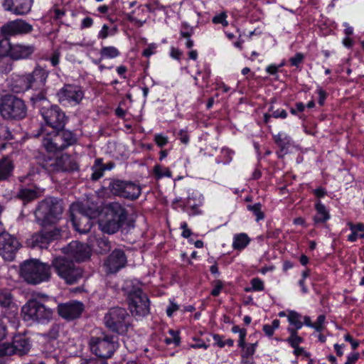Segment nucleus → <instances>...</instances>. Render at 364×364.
Wrapping results in <instances>:
<instances>
[{
    "label": "nucleus",
    "mask_w": 364,
    "mask_h": 364,
    "mask_svg": "<svg viewBox=\"0 0 364 364\" xmlns=\"http://www.w3.org/2000/svg\"><path fill=\"white\" fill-rule=\"evenodd\" d=\"M127 218L125 209L119 203L108 205L99 219V228L105 233L111 235L118 232Z\"/></svg>",
    "instance_id": "obj_1"
},
{
    "label": "nucleus",
    "mask_w": 364,
    "mask_h": 364,
    "mask_svg": "<svg viewBox=\"0 0 364 364\" xmlns=\"http://www.w3.org/2000/svg\"><path fill=\"white\" fill-rule=\"evenodd\" d=\"M20 275L27 283L38 284L49 280L50 267L38 259L26 260L21 264Z\"/></svg>",
    "instance_id": "obj_2"
},
{
    "label": "nucleus",
    "mask_w": 364,
    "mask_h": 364,
    "mask_svg": "<svg viewBox=\"0 0 364 364\" xmlns=\"http://www.w3.org/2000/svg\"><path fill=\"white\" fill-rule=\"evenodd\" d=\"M63 213L61 202L55 198H47L40 203L35 215L42 226L55 223Z\"/></svg>",
    "instance_id": "obj_3"
},
{
    "label": "nucleus",
    "mask_w": 364,
    "mask_h": 364,
    "mask_svg": "<svg viewBox=\"0 0 364 364\" xmlns=\"http://www.w3.org/2000/svg\"><path fill=\"white\" fill-rule=\"evenodd\" d=\"M52 267L57 274L69 284L77 283L83 277L82 269L65 257L54 258Z\"/></svg>",
    "instance_id": "obj_4"
},
{
    "label": "nucleus",
    "mask_w": 364,
    "mask_h": 364,
    "mask_svg": "<svg viewBox=\"0 0 364 364\" xmlns=\"http://www.w3.org/2000/svg\"><path fill=\"white\" fill-rule=\"evenodd\" d=\"M70 211L75 230L81 234L88 232L92 226V218L95 216V212L90 209L86 210L80 202L72 203Z\"/></svg>",
    "instance_id": "obj_5"
},
{
    "label": "nucleus",
    "mask_w": 364,
    "mask_h": 364,
    "mask_svg": "<svg viewBox=\"0 0 364 364\" xmlns=\"http://www.w3.org/2000/svg\"><path fill=\"white\" fill-rule=\"evenodd\" d=\"M24 102L12 95L4 96L0 100V114L4 119H21L26 115Z\"/></svg>",
    "instance_id": "obj_6"
},
{
    "label": "nucleus",
    "mask_w": 364,
    "mask_h": 364,
    "mask_svg": "<svg viewBox=\"0 0 364 364\" xmlns=\"http://www.w3.org/2000/svg\"><path fill=\"white\" fill-rule=\"evenodd\" d=\"M53 310L39 301L33 299L28 301L21 309L23 319L27 321H48L52 318Z\"/></svg>",
    "instance_id": "obj_7"
},
{
    "label": "nucleus",
    "mask_w": 364,
    "mask_h": 364,
    "mask_svg": "<svg viewBox=\"0 0 364 364\" xmlns=\"http://www.w3.org/2000/svg\"><path fill=\"white\" fill-rule=\"evenodd\" d=\"M129 315L126 309L120 307L112 308L105 316V323L107 328L118 333H124L129 326Z\"/></svg>",
    "instance_id": "obj_8"
},
{
    "label": "nucleus",
    "mask_w": 364,
    "mask_h": 364,
    "mask_svg": "<svg viewBox=\"0 0 364 364\" xmlns=\"http://www.w3.org/2000/svg\"><path fill=\"white\" fill-rule=\"evenodd\" d=\"M91 351L100 358H108L116 349V344L112 338L102 333L100 336H93L90 341Z\"/></svg>",
    "instance_id": "obj_9"
},
{
    "label": "nucleus",
    "mask_w": 364,
    "mask_h": 364,
    "mask_svg": "<svg viewBox=\"0 0 364 364\" xmlns=\"http://www.w3.org/2000/svg\"><path fill=\"white\" fill-rule=\"evenodd\" d=\"M129 307L133 316H144L149 312V301L147 296L137 288L129 294Z\"/></svg>",
    "instance_id": "obj_10"
},
{
    "label": "nucleus",
    "mask_w": 364,
    "mask_h": 364,
    "mask_svg": "<svg viewBox=\"0 0 364 364\" xmlns=\"http://www.w3.org/2000/svg\"><path fill=\"white\" fill-rule=\"evenodd\" d=\"M57 97L60 104L64 106H75L78 105L84 97L81 87L75 85H65L57 92Z\"/></svg>",
    "instance_id": "obj_11"
},
{
    "label": "nucleus",
    "mask_w": 364,
    "mask_h": 364,
    "mask_svg": "<svg viewBox=\"0 0 364 364\" xmlns=\"http://www.w3.org/2000/svg\"><path fill=\"white\" fill-rule=\"evenodd\" d=\"M41 134L43 136V146L47 151L55 153L66 149L65 143L63 141L59 130L49 131L46 127H42Z\"/></svg>",
    "instance_id": "obj_12"
},
{
    "label": "nucleus",
    "mask_w": 364,
    "mask_h": 364,
    "mask_svg": "<svg viewBox=\"0 0 364 364\" xmlns=\"http://www.w3.org/2000/svg\"><path fill=\"white\" fill-rule=\"evenodd\" d=\"M21 245L18 240L7 232H0V255L4 259L12 261Z\"/></svg>",
    "instance_id": "obj_13"
},
{
    "label": "nucleus",
    "mask_w": 364,
    "mask_h": 364,
    "mask_svg": "<svg viewBox=\"0 0 364 364\" xmlns=\"http://www.w3.org/2000/svg\"><path fill=\"white\" fill-rule=\"evenodd\" d=\"M41 114L51 130L60 129L65 124V114L56 105L43 106L41 109Z\"/></svg>",
    "instance_id": "obj_14"
},
{
    "label": "nucleus",
    "mask_w": 364,
    "mask_h": 364,
    "mask_svg": "<svg viewBox=\"0 0 364 364\" xmlns=\"http://www.w3.org/2000/svg\"><path fill=\"white\" fill-rule=\"evenodd\" d=\"M90 247L77 241H73L63 249V252L68 257L73 258L77 262H82L90 257Z\"/></svg>",
    "instance_id": "obj_15"
},
{
    "label": "nucleus",
    "mask_w": 364,
    "mask_h": 364,
    "mask_svg": "<svg viewBox=\"0 0 364 364\" xmlns=\"http://www.w3.org/2000/svg\"><path fill=\"white\" fill-rule=\"evenodd\" d=\"M33 26L23 20L11 21L4 25L1 28V34L5 37L23 35L31 32Z\"/></svg>",
    "instance_id": "obj_16"
},
{
    "label": "nucleus",
    "mask_w": 364,
    "mask_h": 364,
    "mask_svg": "<svg viewBox=\"0 0 364 364\" xmlns=\"http://www.w3.org/2000/svg\"><path fill=\"white\" fill-rule=\"evenodd\" d=\"M33 0H4L2 6L6 11L16 15H26L31 11Z\"/></svg>",
    "instance_id": "obj_17"
},
{
    "label": "nucleus",
    "mask_w": 364,
    "mask_h": 364,
    "mask_svg": "<svg viewBox=\"0 0 364 364\" xmlns=\"http://www.w3.org/2000/svg\"><path fill=\"white\" fill-rule=\"evenodd\" d=\"M127 263V257L122 250H115L108 257L105 262L107 273H115L123 268Z\"/></svg>",
    "instance_id": "obj_18"
},
{
    "label": "nucleus",
    "mask_w": 364,
    "mask_h": 364,
    "mask_svg": "<svg viewBox=\"0 0 364 364\" xmlns=\"http://www.w3.org/2000/svg\"><path fill=\"white\" fill-rule=\"evenodd\" d=\"M58 311L63 318L72 320L80 316L83 311V304L79 301H71L58 305Z\"/></svg>",
    "instance_id": "obj_19"
},
{
    "label": "nucleus",
    "mask_w": 364,
    "mask_h": 364,
    "mask_svg": "<svg viewBox=\"0 0 364 364\" xmlns=\"http://www.w3.org/2000/svg\"><path fill=\"white\" fill-rule=\"evenodd\" d=\"M46 169L49 171L60 170L63 171H71L78 168L77 164L71 159L68 154H63L57 157L54 163L50 165H43Z\"/></svg>",
    "instance_id": "obj_20"
},
{
    "label": "nucleus",
    "mask_w": 364,
    "mask_h": 364,
    "mask_svg": "<svg viewBox=\"0 0 364 364\" xmlns=\"http://www.w3.org/2000/svg\"><path fill=\"white\" fill-rule=\"evenodd\" d=\"M58 235L57 230L41 231L31 236L29 244L33 247L47 248L48 243Z\"/></svg>",
    "instance_id": "obj_21"
},
{
    "label": "nucleus",
    "mask_w": 364,
    "mask_h": 364,
    "mask_svg": "<svg viewBox=\"0 0 364 364\" xmlns=\"http://www.w3.org/2000/svg\"><path fill=\"white\" fill-rule=\"evenodd\" d=\"M48 75V70L39 66L36 67L31 73H28L31 89H42L46 85Z\"/></svg>",
    "instance_id": "obj_22"
},
{
    "label": "nucleus",
    "mask_w": 364,
    "mask_h": 364,
    "mask_svg": "<svg viewBox=\"0 0 364 364\" xmlns=\"http://www.w3.org/2000/svg\"><path fill=\"white\" fill-rule=\"evenodd\" d=\"M35 51V47L28 44L9 43V56L14 60H21L29 58Z\"/></svg>",
    "instance_id": "obj_23"
},
{
    "label": "nucleus",
    "mask_w": 364,
    "mask_h": 364,
    "mask_svg": "<svg viewBox=\"0 0 364 364\" xmlns=\"http://www.w3.org/2000/svg\"><path fill=\"white\" fill-rule=\"evenodd\" d=\"M203 202V196L198 192H193L188 195L183 210L186 211L189 215H199L201 213L199 207L202 205Z\"/></svg>",
    "instance_id": "obj_24"
},
{
    "label": "nucleus",
    "mask_w": 364,
    "mask_h": 364,
    "mask_svg": "<svg viewBox=\"0 0 364 364\" xmlns=\"http://www.w3.org/2000/svg\"><path fill=\"white\" fill-rule=\"evenodd\" d=\"M11 344L14 350V354H18L19 355L27 353L31 348L28 340L21 335L14 336L13 342Z\"/></svg>",
    "instance_id": "obj_25"
},
{
    "label": "nucleus",
    "mask_w": 364,
    "mask_h": 364,
    "mask_svg": "<svg viewBox=\"0 0 364 364\" xmlns=\"http://www.w3.org/2000/svg\"><path fill=\"white\" fill-rule=\"evenodd\" d=\"M90 246L95 249L99 253H106L111 250V243L107 238L102 237L97 238L95 236H90L89 238Z\"/></svg>",
    "instance_id": "obj_26"
},
{
    "label": "nucleus",
    "mask_w": 364,
    "mask_h": 364,
    "mask_svg": "<svg viewBox=\"0 0 364 364\" xmlns=\"http://www.w3.org/2000/svg\"><path fill=\"white\" fill-rule=\"evenodd\" d=\"M141 194V188L139 186L129 181H125L123 191L121 192L120 197L131 200L136 199Z\"/></svg>",
    "instance_id": "obj_27"
},
{
    "label": "nucleus",
    "mask_w": 364,
    "mask_h": 364,
    "mask_svg": "<svg viewBox=\"0 0 364 364\" xmlns=\"http://www.w3.org/2000/svg\"><path fill=\"white\" fill-rule=\"evenodd\" d=\"M28 73L16 76L12 84V90L15 92H21L31 89V81Z\"/></svg>",
    "instance_id": "obj_28"
},
{
    "label": "nucleus",
    "mask_w": 364,
    "mask_h": 364,
    "mask_svg": "<svg viewBox=\"0 0 364 364\" xmlns=\"http://www.w3.org/2000/svg\"><path fill=\"white\" fill-rule=\"evenodd\" d=\"M100 59L99 60H93L95 64H99L102 60L104 59H114L118 58L121 53L117 48L113 46H102L100 51Z\"/></svg>",
    "instance_id": "obj_29"
},
{
    "label": "nucleus",
    "mask_w": 364,
    "mask_h": 364,
    "mask_svg": "<svg viewBox=\"0 0 364 364\" xmlns=\"http://www.w3.org/2000/svg\"><path fill=\"white\" fill-rule=\"evenodd\" d=\"M348 226L351 233L348 235L347 240L349 242H355L358 238H364V224L358 223L353 224L351 222L348 223Z\"/></svg>",
    "instance_id": "obj_30"
},
{
    "label": "nucleus",
    "mask_w": 364,
    "mask_h": 364,
    "mask_svg": "<svg viewBox=\"0 0 364 364\" xmlns=\"http://www.w3.org/2000/svg\"><path fill=\"white\" fill-rule=\"evenodd\" d=\"M274 139L277 144L280 147L281 153L286 154L287 149L291 145L290 136L284 132H279L274 136Z\"/></svg>",
    "instance_id": "obj_31"
},
{
    "label": "nucleus",
    "mask_w": 364,
    "mask_h": 364,
    "mask_svg": "<svg viewBox=\"0 0 364 364\" xmlns=\"http://www.w3.org/2000/svg\"><path fill=\"white\" fill-rule=\"evenodd\" d=\"M315 208L317 213L314 218L315 223H324L330 218L329 213L321 201L316 203Z\"/></svg>",
    "instance_id": "obj_32"
},
{
    "label": "nucleus",
    "mask_w": 364,
    "mask_h": 364,
    "mask_svg": "<svg viewBox=\"0 0 364 364\" xmlns=\"http://www.w3.org/2000/svg\"><path fill=\"white\" fill-rule=\"evenodd\" d=\"M250 242L246 233H239L233 236L232 247L234 250H241L245 248Z\"/></svg>",
    "instance_id": "obj_33"
},
{
    "label": "nucleus",
    "mask_w": 364,
    "mask_h": 364,
    "mask_svg": "<svg viewBox=\"0 0 364 364\" xmlns=\"http://www.w3.org/2000/svg\"><path fill=\"white\" fill-rule=\"evenodd\" d=\"M287 320L294 329L296 331L301 329L303 326L302 316L298 312L294 310H287Z\"/></svg>",
    "instance_id": "obj_34"
},
{
    "label": "nucleus",
    "mask_w": 364,
    "mask_h": 364,
    "mask_svg": "<svg viewBox=\"0 0 364 364\" xmlns=\"http://www.w3.org/2000/svg\"><path fill=\"white\" fill-rule=\"evenodd\" d=\"M14 168L13 164L9 158L0 160V180H4L9 177Z\"/></svg>",
    "instance_id": "obj_35"
},
{
    "label": "nucleus",
    "mask_w": 364,
    "mask_h": 364,
    "mask_svg": "<svg viewBox=\"0 0 364 364\" xmlns=\"http://www.w3.org/2000/svg\"><path fill=\"white\" fill-rule=\"evenodd\" d=\"M40 196L36 189L23 188L20 189L17 196L24 202H29Z\"/></svg>",
    "instance_id": "obj_36"
},
{
    "label": "nucleus",
    "mask_w": 364,
    "mask_h": 364,
    "mask_svg": "<svg viewBox=\"0 0 364 364\" xmlns=\"http://www.w3.org/2000/svg\"><path fill=\"white\" fill-rule=\"evenodd\" d=\"M287 331L290 336L287 339V341L290 344L292 348L298 347L304 339L298 335L296 329H294L292 327H288Z\"/></svg>",
    "instance_id": "obj_37"
},
{
    "label": "nucleus",
    "mask_w": 364,
    "mask_h": 364,
    "mask_svg": "<svg viewBox=\"0 0 364 364\" xmlns=\"http://www.w3.org/2000/svg\"><path fill=\"white\" fill-rule=\"evenodd\" d=\"M105 168L103 167L102 159H97L95 161V164L92 166V173L91 178L94 181H97L103 176Z\"/></svg>",
    "instance_id": "obj_38"
},
{
    "label": "nucleus",
    "mask_w": 364,
    "mask_h": 364,
    "mask_svg": "<svg viewBox=\"0 0 364 364\" xmlns=\"http://www.w3.org/2000/svg\"><path fill=\"white\" fill-rule=\"evenodd\" d=\"M59 132L63 137V141H64V142L65 143V145L66 148L70 146L73 145L74 144H75L77 142V136L71 131L63 129V130H59Z\"/></svg>",
    "instance_id": "obj_39"
},
{
    "label": "nucleus",
    "mask_w": 364,
    "mask_h": 364,
    "mask_svg": "<svg viewBox=\"0 0 364 364\" xmlns=\"http://www.w3.org/2000/svg\"><path fill=\"white\" fill-rule=\"evenodd\" d=\"M117 31V28L115 26L110 28L107 24H104L97 34V38L98 39L105 40L109 36H114Z\"/></svg>",
    "instance_id": "obj_40"
},
{
    "label": "nucleus",
    "mask_w": 364,
    "mask_h": 364,
    "mask_svg": "<svg viewBox=\"0 0 364 364\" xmlns=\"http://www.w3.org/2000/svg\"><path fill=\"white\" fill-rule=\"evenodd\" d=\"M13 304V297L8 290L0 291V306L2 307H9Z\"/></svg>",
    "instance_id": "obj_41"
},
{
    "label": "nucleus",
    "mask_w": 364,
    "mask_h": 364,
    "mask_svg": "<svg viewBox=\"0 0 364 364\" xmlns=\"http://www.w3.org/2000/svg\"><path fill=\"white\" fill-rule=\"evenodd\" d=\"M247 208L248 210L253 213L257 222L264 219V215L262 211L261 203H257L253 205H247Z\"/></svg>",
    "instance_id": "obj_42"
},
{
    "label": "nucleus",
    "mask_w": 364,
    "mask_h": 364,
    "mask_svg": "<svg viewBox=\"0 0 364 364\" xmlns=\"http://www.w3.org/2000/svg\"><path fill=\"white\" fill-rule=\"evenodd\" d=\"M154 173L157 178L164 177H171V172L168 168L164 167L161 165H156L154 168Z\"/></svg>",
    "instance_id": "obj_43"
},
{
    "label": "nucleus",
    "mask_w": 364,
    "mask_h": 364,
    "mask_svg": "<svg viewBox=\"0 0 364 364\" xmlns=\"http://www.w3.org/2000/svg\"><path fill=\"white\" fill-rule=\"evenodd\" d=\"M124 181L114 180L109 183V188L113 194L120 196L124 187Z\"/></svg>",
    "instance_id": "obj_44"
},
{
    "label": "nucleus",
    "mask_w": 364,
    "mask_h": 364,
    "mask_svg": "<svg viewBox=\"0 0 364 364\" xmlns=\"http://www.w3.org/2000/svg\"><path fill=\"white\" fill-rule=\"evenodd\" d=\"M231 331L234 333L239 334L238 346L239 347H244L247 330L245 328H241L239 326L235 325L232 327Z\"/></svg>",
    "instance_id": "obj_45"
},
{
    "label": "nucleus",
    "mask_w": 364,
    "mask_h": 364,
    "mask_svg": "<svg viewBox=\"0 0 364 364\" xmlns=\"http://www.w3.org/2000/svg\"><path fill=\"white\" fill-rule=\"evenodd\" d=\"M257 346V342H256L255 343H249V344H246L245 343L244 347H240L243 350V353L242 355V360L245 358L252 356L256 351Z\"/></svg>",
    "instance_id": "obj_46"
},
{
    "label": "nucleus",
    "mask_w": 364,
    "mask_h": 364,
    "mask_svg": "<svg viewBox=\"0 0 364 364\" xmlns=\"http://www.w3.org/2000/svg\"><path fill=\"white\" fill-rule=\"evenodd\" d=\"M227 14L225 12H222L219 14L215 15L213 18V23L215 24H221L223 26L225 27L228 26V21H227Z\"/></svg>",
    "instance_id": "obj_47"
},
{
    "label": "nucleus",
    "mask_w": 364,
    "mask_h": 364,
    "mask_svg": "<svg viewBox=\"0 0 364 364\" xmlns=\"http://www.w3.org/2000/svg\"><path fill=\"white\" fill-rule=\"evenodd\" d=\"M65 11L58 9H54L49 11L48 17L52 18L53 21H59L64 16Z\"/></svg>",
    "instance_id": "obj_48"
},
{
    "label": "nucleus",
    "mask_w": 364,
    "mask_h": 364,
    "mask_svg": "<svg viewBox=\"0 0 364 364\" xmlns=\"http://www.w3.org/2000/svg\"><path fill=\"white\" fill-rule=\"evenodd\" d=\"M14 354V350L11 344L9 343H0V356L11 355Z\"/></svg>",
    "instance_id": "obj_49"
},
{
    "label": "nucleus",
    "mask_w": 364,
    "mask_h": 364,
    "mask_svg": "<svg viewBox=\"0 0 364 364\" xmlns=\"http://www.w3.org/2000/svg\"><path fill=\"white\" fill-rule=\"evenodd\" d=\"M251 286H252V290L255 291H260L264 290V286L263 281L257 277L253 278L250 282Z\"/></svg>",
    "instance_id": "obj_50"
},
{
    "label": "nucleus",
    "mask_w": 364,
    "mask_h": 364,
    "mask_svg": "<svg viewBox=\"0 0 364 364\" xmlns=\"http://www.w3.org/2000/svg\"><path fill=\"white\" fill-rule=\"evenodd\" d=\"M326 317L324 315H320L317 318V320L315 323H314L313 328H314L316 331L321 332L324 328Z\"/></svg>",
    "instance_id": "obj_51"
},
{
    "label": "nucleus",
    "mask_w": 364,
    "mask_h": 364,
    "mask_svg": "<svg viewBox=\"0 0 364 364\" xmlns=\"http://www.w3.org/2000/svg\"><path fill=\"white\" fill-rule=\"evenodd\" d=\"M60 51L58 49L55 50L48 60L50 62L53 66H56L59 64L60 58Z\"/></svg>",
    "instance_id": "obj_52"
},
{
    "label": "nucleus",
    "mask_w": 364,
    "mask_h": 364,
    "mask_svg": "<svg viewBox=\"0 0 364 364\" xmlns=\"http://www.w3.org/2000/svg\"><path fill=\"white\" fill-rule=\"evenodd\" d=\"M0 138L5 140L12 139V134L6 126L0 125Z\"/></svg>",
    "instance_id": "obj_53"
},
{
    "label": "nucleus",
    "mask_w": 364,
    "mask_h": 364,
    "mask_svg": "<svg viewBox=\"0 0 364 364\" xmlns=\"http://www.w3.org/2000/svg\"><path fill=\"white\" fill-rule=\"evenodd\" d=\"M9 43L7 41L0 40V58L9 55Z\"/></svg>",
    "instance_id": "obj_54"
},
{
    "label": "nucleus",
    "mask_w": 364,
    "mask_h": 364,
    "mask_svg": "<svg viewBox=\"0 0 364 364\" xmlns=\"http://www.w3.org/2000/svg\"><path fill=\"white\" fill-rule=\"evenodd\" d=\"M304 55L301 53H297L294 56L289 59L292 66L298 67L304 60Z\"/></svg>",
    "instance_id": "obj_55"
},
{
    "label": "nucleus",
    "mask_w": 364,
    "mask_h": 364,
    "mask_svg": "<svg viewBox=\"0 0 364 364\" xmlns=\"http://www.w3.org/2000/svg\"><path fill=\"white\" fill-rule=\"evenodd\" d=\"M154 141L159 146L162 147L168 143V137L164 134H156L154 136Z\"/></svg>",
    "instance_id": "obj_56"
},
{
    "label": "nucleus",
    "mask_w": 364,
    "mask_h": 364,
    "mask_svg": "<svg viewBox=\"0 0 364 364\" xmlns=\"http://www.w3.org/2000/svg\"><path fill=\"white\" fill-rule=\"evenodd\" d=\"M223 288V283L220 280H216L213 282V289L211 291V294L213 296H218L222 289Z\"/></svg>",
    "instance_id": "obj_57"
},
{
    "label": "nucleus",
    "mask_w": 364,
    "mask_h": 364,
    "mask_svg": "<svg viewBox=\"0 0 364 364\" xmlns=\"http://www.w3.org/2000/svg\"><path fill=\"white\" fill-rule=\"evenodd\" d=\"M221 156L226 157L225 159H222L221 162L223 164H228L232 161L233 152L228 149H224L222 150Z\"/></svg>",
    "instance_id": "obj_58"
},
{
    "label": "nucleus",
    "mask_w": 364,
    "mask_h": 364,
    "mask_svg": "<svg viewBox=\"0 0 364 364\" xmlns=\"http://www.w3.org/2000/svg\"><path fill=\"white\" fill-rule=\"evenodd\" d=\"M180 228L182 230L181 236L183 238H188L193 234L192 231L188 228L186 222H182Z\"/></svg>",
    "instance_id": "obj_59"
},
{
    "label": "nucleus",
    "mask_w": 364,
    "mask_h": 364,
    "mask_svg": "<svg viewBox=\"0 0 364 364\" xmlns=\"http://www.w3.org/2000/svg\"><path fill=\"white\" fill-rule=\"evenodd\" d=\"M193 340L196 341V343L190 345V347L192 348L207 349L209 347L208 344L199 338H194Z\"/></svg>",
    "instance_id": "obj_60"
},
{
    "label": "nucleus",
    "mask_w": 364,
    "mask_h": 364,
    "mask_svg": "<svg viewBox=\"0 0 364 364\" xmlns=\"http://www.w3.org/2000/svg\"><path fill=\"white\" fill-rule=\"evenodd\" d=\"M179 309V306L174 303L172 301H170L169 306L166 309V314L168 316L171 317L174 312L178 311Z\"/></svg>",
    "instance_id": "obj_61"
},
{
    "label": "nucleus",
    "mask_w": 364,
    "mask_h": 364,
    "mask_svg": "<svg viewBox=\"0 0 364 364\" xmlns=\"http://www.w3.org/2000/svg\"><path fill=\"white\" fill-rule=\"evenodd\" d=\"M156 49V45L155 43L149 44L148 47L144 50L143 55L149 58L155 53Z\"/></svg>",
    "instance_id": "obj_62"
},
{
    "label": "nucleus",
    "mask_w": 364,
    "mask_h": 364,
    "mask_svg": "<svg viewBox=\"0 0 364 364\" xmlns=\"http://www.w3.org/2000/svg\"><path fill=\"white\" fill-rule=\"evenodd\" d=\"M146 7L150 12H154L155 10H163L164 7L162 5H160L158 1H154L151 4H146Z\"/></svg>",
    "instance_id": "obj_63"
},
{
    "label": "nucleus",
    "mask_w": 364,
    "mask_h": 364,
    "mask_svg": "<svg viewBox=\"0 0 364 364\" xmlns=\"http://www.w3.org/2000/svg\"><path fill=\"white\" fill-rule=\"evenodd\" d=\"M358 358L359 354L358 353H350L347 356L345 364H355Z\"/></svg>",
    "instance_id": "obj_64"
}]
</instances>
